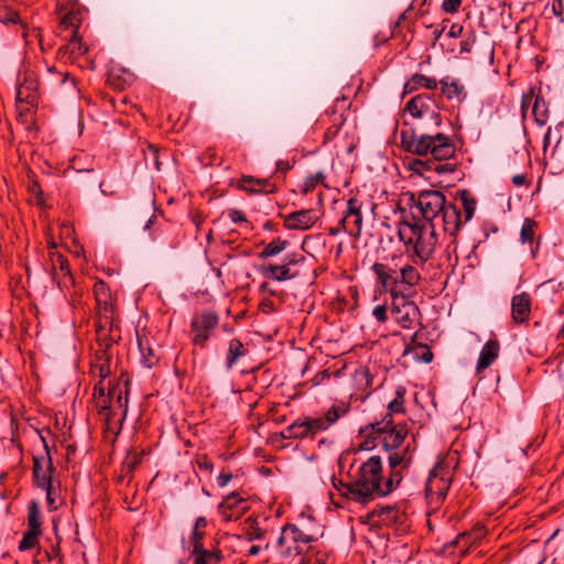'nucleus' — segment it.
I'll use <instances>...</instances> for the list:
<instances>
[{
  "label": "nucleus",
  "mask_w": 564,
  "mask_h": 564,
  "mask_svg": "<svg viewBox=\"0 0 564 564\" xmlns=\"http://www.w3.org/2000/svg\"><path fill=\"white\" fill-rule=\"evenodd\" d=\"M249 509V500L236 491L224 497L217 507L218 513L225 522L237 521L247 513Z\"/></svg>",
  "instance_id": "ddd939ff"
},
{
  "label": "nucleus",
  "mask_w": 564,
  "mask_h": 564,
  "mask_svg": "<svg viewBox=\"0 0 564 564\" xmlns=\"http://www.w3.org/2000/svg\"><path fill=\"white\" fill-rule=\"evenodd\" d=\"M0 23L7 26L20 25L25 29V23L19 12L7 3H0Z\"/></svg>",
  "instance_id": "c9c22d12"
},
{
  "label": "nucleus",
  "mask_w": 564,
  "mask_h": 564,
  "mask_svg": "<svg viewBox=\"0 0 564 564\" xmlns=\"http://www.w3.org/2000/svg\"><path fill=\"white\" fill-rule=\"evenodd\" d=\"M43 531H35V530H26L23 533V538L19 543V551L24 552L28 550H32L35 546L39 545V539L42 535Z\"/></svg>",
  "instance_id": "c03bdc74"
},
{
  "label": "nucleus",
  "mask_w": 564,
  "mask_h": 564,
  "mask_svg": "<svg viewBox=\"0 0 564 564\" xmlns=\"http://www.w3.org/2000/svg\"><path fill=\"white\" fill-rule=\"evenodd\" d=\"M456 167L455 163L445 162L442 163V161H435V160H425V172H435L437 174L454 172Z\"/></svg>",
  "instance_id": "3c124183"
},
{
  "label": "nucleus",
  "mask_w": 564,
  "mask_h": 564,
  "mask_svg": "<svg viewBox=\"0 0 564 564\" xmlns=\"http://www.w3.org/2000/svg\"><path fill=\"white\" fill-rule=\"evenodd\" d=\"M350 107V102L348 98H337L332 109V115L335 117L333 119V124L327 128L324 140L325 142L333 141L334 139H338L339 141H348L358 139L357 127L354 122H348L347 118L344 113L337 115L338 110L348 109Z\"/></svg>",
  "instance_id": "0eeeda50"
},
{
  "label": "nucleus",
  "mask_w": 564,
  "mask_h": 564,
  "mask_svg": "<svg viewBox=\"0 0 564 564\" xmlns=\"http://www.w3.org/2000/svg\"><path fill=\"white\" fill-rule=\"evenodd\" d=\"M399 276L401 278L399 280V292L401 294L411 293L412 288L421 280L419 271L410 264L401 269Z\"/></svg>",
  "instance_id": "cd10ccee"
},
{
  "label": "nucleus",
  "mask_w": 564,
  "mask_h": 564,
  "mask_svg": "<svg viewBox=\"0 0 564 564\" xmlns=\"http://www.w3.org/2000/svg\"><path fill=\"white\" fill-rule=\"evenodd\" d=\"M534 97H535V91H534L533 87H531L525 94H523L522 99H521V111H522L523 117H525L527 110L529 109V107L531 105H533Z\"/></svg>",
  "instance_id": "774afa93"
},
{
  "label": "nucleus",
  "mask_w": 564,
  "mask_h": 564,
  "mask_svg": "<svg viewBox=\"0 0 564 564\" xmlns=\"http://www.w3.org/2000/svg\"><path fill=\"white\" fill-rule=\"evenodd\" d=\"M500 345L497 339H489L482 347L477 361L478 372L487 369L498 357Z\"/></svg>",
  "instance_id": "bb28decb"
},
{
  "label": "nucleus",
  "mask_w": 564,
  "mask_h": 564,
  "mask_svg": "<svg viewBox=\"0 0 564 564\" xmlns=\"http://www.w3.org/2000/svg\"><path fill=\"white\" fill-rule=\"evenodd\" d=\"M422 108L421 95L414 96L406 102L402 113V122L397 124V129L400 130L401 141H423L420 122Z\"/></svg>",
  "instance_id": "423d86ee"
},
{
  "label": "nucleus",
  "mask_w": 564,
  "mask_h": 564,
  "mask_svg": "<svg viewBox=\"0 0 564 564\" xmlns=\"http://www.w3.org/2000/svg\"><path fill=\"white\" fill-rule=\"evenodd\" d=\"M404 394L405 389L399 387L394 399L389 402L381 419L364 426V433L375 431L378 432V436H382V447L386 451L398 448L408 435L406 425L394 423L393 420V415L404 412Z\"/></svg>",
  "instance_id": "f03ea898"
},
{
  "label": "nucleus",
  "mask_w": 564,
  "mask_h": 564,
  "mask_svg": "<svg viewBox=\"0 0 564 564\" xmlns=\"http://www.w3.org/2000/svg\"><path fill=\"white\" fill-rule=\"evenodd\" d=\"M238 188L248 194H273L278 192L276 185L271 183L269 178H256L250 175H243L238 181Z\"/></svg>",
  "instance_id": "aec40b11"
},
{
  "label": "nucleus",
  "mask_w": 564,
  "mask_h": 564,
  "mask_svg": "<svg viewBox=\"0 0 564 564\" xmlns=\"http://www.w3.org/2000/svg\"><path fill=\"white\" fill-rule=\"evenodd\" d=\"M438 84L441 85L442 94L448 100H456L462 104L468 97L465 86L456 78L446 76L437 82L435 78L425 77V89L434 90L437 88Z\"/></svg>",
  "instance_id": "4468645a"
},
{
  "label": "nucleus",
  "mask_w": 564,
  "mask_h": 564,
  "mask_svg": "<svg viewBox=\"0 0 564 564\" xmlns=\"http://www.w3.org/2000/svg\"><path fill=\"white\" fill-rule=\"evenodd\" d=\"M536 227L538 223L534 219L525 218L523 220V225L520 231V240L523 245H531L533 242Z\"/></svg>",
  "instance_id": "09e8293b"
},
{
  "label": "nucleus",
  "mask_w": 564,
  "mask_h": 564,
  "mask_svg": "<svg viewBox=\"0 0 564 564\" xmlns=\"http://www.w3.org/2000/svg\"><path fill=\"white\" fill-rule=\"evenodd\" d=\"M456 151V143H425V155L431 152L435 161H444L453 158Z\"/></svg>",
  "instance_id": "c756f323"
},
{
  "label": "nucleus",
  "mask_w": 564,
  "mask_h": 564,
  "mask_svg": "<svg viewBox=\"0 0 564 564\" xmlns=\"http://www.w3.org/2000/svg\"><path fill=\"white\" fill-rule=\"evenodd\" d=\"M563 130H564V122H560L558 124H556L554 127V129L547 128V130L543 134V141H552V140L563 141V139H564V135L562 134Z\"/></svg>",
  "instance_id": "052dcab7"
},
{
  "label": "nucleus",
  "mask_w": 564,
  "mask_h": 564,
  "mask_svg": "<svg viewBox=\"0 0 564 564\" xmlns=\"http://www.w3.org/2000/svg\"><path fill=\"white\" fill-rule=\"evenodd\" d=\"M40 503L31 500L28 505V530L43 531Z\"/></svg>",
  "instance_id": "58836bf2"
},
{
  "label": "nucleus",
  "mask_w": 564,
  "mask_h": 564,
  "mask_svg": "<svg viewBox=\"0 0 564 564\" xmlns=\"http://www.w3.org/2000/svg\"><path fill=\"white\" fill-rule=\"evenodd\" d=\"M445 195L441 191L425 188V231L431 227V237H434L435 220L446 206Z\"/></svg>",
  "instance_id": "2eb2a0df"
},
{
  "label": "nucleus",
  "mask_w": 564,
  "mask_h": 564,
  "mask_svg": "<svg viewBox=\"0 0 564 564\" xmlns=\"http://www.w3.org/2000/svg\"><path fill=\"white\" fill-rule=\"evenodd\" d=\"M476 39H477V36H476L475 30L474 29L468 30L464 35V40L460 41L459 53L460 54L470 53L473 46L476 43Z\"/></svg>",
  "instance_id": "13d9d810"
},
{
  "label": "nucleus",
  "mask_w": 564,
  "mask_h": 564,
  "mask_svg": "<svg viewBox=\"0 0 564 564\" xmlns=\"http://www.w3.org/2000/svg\"><path fill=\"white\" fill-rule=\"evenodd\" d=\"M364 426L359 430V436L364 437V441L358 445V448L355 451V453L359 451H370L377 447V440H380L382 443V436H378V432L371 431V432H362Z\"/></svg>",
  "instance_id": "49530a36"
},
{
  "label": "nucleus",
  "mask_w": 564,
  "mask_h": 564,
  "mask_svg": "<svg viewBox=\"0 0 564 564\" xmlns=\"http://www.w3.org/2000/svg\"><path fill=\"white\" fill-rule=\"evenodd\" d=\"M297 161L299 159L296 155H293L290 160H278L275 163V171L271 177H274L280 173L285 175L290 170L294 167Z\"/></svg>",
  "instance_id": "4d7b16f0"
},
{
  "label": "nucleus",
  "mask_w": 564,
  "mask_h": 564,
  "mask_svg": "<svg viewBox=\"0 0 564 564\" xmlns=\"http://www.w3.org/2000/svg\"><path fill=\"white\" fill-rule=\"evenodd\" d=\"M58 76V80L61 86L70 94H79V89L77 88V83L75 77L70 76L69 73H56Z\"/></svg>",
  "instance_id": "5fc2aeb1"
},
{
  "label": "nucleus",
  "mask_w": 564,
  "mask_h": 564,
  "mask_svg": "<svg viewBox=\"0 0 564 564\" xmlns=\"http://www.w3.org/2000/svg\"><path fill=\"white\" fill-rule=\"evenodd\" d=\"M219 321L220 318L217 312L210 310L196 312L189 324L192 344L205 348L214 330L218 327Z\"/></svg>",
  "instance_id": "6e6552de"
},
{
  "label": "nucleus",
  "mask_w": 564,
  "mask_h": 564,
  "mask_svg": "<svg viewBox=\"0 0 564 564\" xmlns=\"http://www.w3.org/2000/svg\"><path fill=\"white\" fill-rule=\"evenodd\" d=\"M207 520L205 517H197L195 523L193 525L191 535H189V544L192 546V551L200 549L204 546V539L206 536Z\"/></svg>",
  "instance_id": "72a5a7b5"
},
{
  "label": "nucleus",
  "mask_w": 564,
  "mask_h": 564,
  "mask_svg": "<svg viewBox=\"0 0 564 564\" xmlns=\"http://www.w3.org/2000/svg\"><path fill=\"white\" fill-rule=\"evenodd\" d=\"M335 561L333 552L321 543H310L300 564H333Z\"/></svg>",
  "instance_id": "412c9836"
},
{
  "label": "nucleus",
  "mask_w": 564,
  "mask_h": 564,
  "mask_svg": "<svg viewBox=\"0 0 564 564\" xmlns=\"http://www.w3.org/2000/svg\"><path fill=\"white\" fill-rule=\"evenodd\" d=\"M372 271L377 275L379 283L391 291V295H399V274L395 270L389 269L386 264L376 262Z\"/></svg>",
  "instance_id": "5701e85b"
},
{
  "label": "nucleus",
  "mask_w": 564,
  "mask_h": 564,
  "mask_svg": "<svg viewBox=\"0 0 564 564\" xmlns=\"http://www.w3.org/2000/svg\"><path fill=\"white\" fill-rule=\"evenodd\" d=\"M400 144L405 152L410 153V155H406L403 159L404 165H406L411 171H413L417 175L422 176L423 175V160L420 158L413 156V154L423 156V143H400Z\"/></svg>",
  "instance_id": "393cba45"
},
{
  "label": "nucleus",
  "mask_w": 564,
  "mask_h": 564,
  "mask_svg": "<svg viewBox=\"0 0 564 564\" xmlns=\"http://www.w3.org/2000/svg\"><path fill=\"white\" fill-rule=\"evenodd\" d=\"M348 412L347 409L340 408L338 405H332L324 416L312 417L305 416L307 424L310 425V432L312 437H314L318 432H323L328 430L339 417L345 415Z\"/></svg>",
  "instance_id": "dca6fc26"
},
{
  "label": "nucleus",
  "mask_w": 564,
  "mask_h": 564,
  "mask_svg": "<svg viewBox=\"0 0 564 564\" xmlns=\"http://www.w3.org/2000/svg\"><path fill=\"white\" fill-rule=\"evenodd\" d=\"M306 415L300 416L296 421H294L292 424L286 426L282 432L281 435L283 438H306L312 437L310 432V425L307 424V421L305 419Z\"/></svg>",
  "instance_id": "c85d7f7f"
},
{
  "label": "nucleus",
  "mask_w": 564,
  "mask_h": 564,
  "mask_svg": "<svg viewBox=\"0 0 564 564\" xmlns=\"http://www.w3.org/2000/svg\"><path fill=\"white\" fill-rule=\"evenodd\" d=\"M61 28L68 30L74 29L76 33H78V28L80 25V19L78 17V13L76 12H68L64 14L59 22Z\"/></svg>",
  "instance_id": "6e6d98bb"
},
{
  "label": "nucleus",
  "mask_w": 564,
  "mask_h": 564,
  "mask_svg": "<svg viewBox=\"0 0 564 564\" xmlns=\"http://www.w3.org/2000/svg\"><path fill=\"white\" fill-rule=\"evenodd\" d=\"M402 217L398 225V236L411 257L423 260V191L417 192V205L406 210L399 206Z\"/></svg>",
  "instance_id": "7ed1b4c3"
},
{
  "label": "nucleus",
  "mask_w": 564,
  "mask_h": 564,
  "mask_svg": "<svg viewBox=\"0 0 564 564\" xmlns=\"http://www.w3.org/2000/svg\"><path fill=\"white\" fill-rule=\"evenodd\" d=\"M97 333V348L109 350L113 344V340L108 337L104 326L99 325L96 328Z\"/></svg>",
  "instance_id": "bf43d9fd"
},
{
  "label": "nucleus",
  "mask_w": 564,
  "mask_h": 564,
  "mask_svg": "<svg viewBox=\"0 0 564 564\" xmlns=\"http://www.w3.org/2000/svg\"><path fill=\"white\" fill-rule=\"evenodd\" d=\"M355 486L359 488L358 497L368 503L375 496L384 497L392 492L391 480L382 482V462L373 455L364 462L356 474Z\"/></svg>",
  "instance_id": "20e7f679"
},
{
  "label": "nucleus",
  "mask_w": 564,
  "mask_h": 564,
  "mask_svg": "<svg viewBox=\"0 0 564 564\" xmlns=\"http://www.w3.org/2000/svg\"><path fill=\"white\" fill-rule=\"evenodd\" d=\"M50 261L52 264L50 274L53 281L57 279V270H59L62 274L70 271L68 259L57 251H50Z\"/></svg>",
  "instance_id": "e433bc0d"
},
{
  "label": "nucleus",
  "mask_w": 564,
  "mask_h": 564,
  "mask_svg": "<svg viewBox=\"0 0 564 564\" xmlns=\"http://www.w3.org/2000/svg\"><path fill=\"white\" fill-rule=\"evenodd\" d=\"M290 246V241L282 239L280 237L273 239L271 242L267 243L263 249L259 252L258 257L260 259H268L271 257H275L283 252Z\"/></svg>",
  "instance_id": "4c0bfd02"
},
{
  "label": "nucleus",
  "mask_w": 564,
  "mask_h": 564,
  "mask_svg": "<svg viewBox=\"0 0 564 564\" xmlns=\"http://www.w3.org/2000/svg\"><path fill=\"white\" fill-rule=\"evenodd\" d=\"M97 306L100 311L104 312L106 322L110 321V323L112 324L113 312H115V305H113L112 299L100 301L99 303H97Z\"/></svg>",
  "instance_id": "e2e57ef3"
},
{
  "label": "nucleus",
  "mask_w": 564,
  "mask_h": 564,
  "mask_svg": "<svg viewBox=\"0 0 564 564\" xmlns=\"http://www.w3.org/2000/svg\"><path fill=\"white\" fill-rule=\"evenodd\" d=\"M283 225L289 230H307L316 223L313 209H301L283 216Z\"/></svg>",
  "instance_id": "a211bd4d"
},
{
  "label": "nucleus",
  "mask_w": 564,
  "mask_h": 564,
  "mask_svg": "<svg viewBox=\"0 0 564 564\" xmlns=\"http://www.w3.org/2000/svg\"><path fill=\"white\" fill-rule=\"evenodd\" d=\"M248 354V348L239 338H231L228 344L226 356V368L231 369L234 365Z\"/></svg>",
  "instance_id": "7c9ffc66"
},
{
  "label": "nucleus",
  "mask_w": 564,
  "mask_h": 564,
  "mask_svg": "<svg viewBox=\"0 0 564 564\" xmlns=\"http://www.w3.org/2000/svg\"><path fill=\"white\" fill-rule=\"evenodd\" d=\"M305 257L300 253H286L282 264H265L259 268V272L268 280L283 282L300 276V272L293 270L294 265L305 262Z\"/></svg>",
  "instance_id": "1a4fd4ad"
},
{
  "label": "nucleus",
  "mask_w": 564,
  "mask_h": 564,
  "mask_svg": "<svg viewBox=\"0 0 564 564\" xmlns=\"http://www.w3.org/2000/svg\"><path fill=\"white\" fill-rule=\"evenodd\" d=\"M117 387H112L108 391V397L96 399L94 402V406L97 410L98 414L102 416L106 425H109L112 420L113 413L111 411L112 399L116 395Z\"/></svg>",
  "instance_id": "2f4dec72"
},
{
  "label": "nucleus",
  "mask_w": 564,
  "mask_h": 564,
  "mask_svg": "<svg viewBox=\"0 0 564 564\" xmlns=\"http://www.w3.org/2000/svg\"><path fill=\"white\" fill-rule=\"evenodd\" d=\"M458 195L462 200V205H463L464 213H465V221L464 223H467L474 216L477 202L467 189H460L458 192Z\"/></svg>",
  "instance_id": "a18cd8bd"
},
{
  "label": "nucleus",
  "mask_w": 564,
  "mask_h": 564,
  "mask_svg": "<svg viewBox=\"0 0 564 564\" xmlns=\"http://www.w3.org/2000/svg\"><path fill=\"white\" fill-rule=\"evenodd\" d=\"M32 482L39 489H48L53 486V475L56 468L53 464L52 454L33 455L32 457Z\"/></svg>",
  "instance_id": "f8f14e48"
},
{
  "label": "nucleus",
  "mask_w": 564,
  "mask_h": 564,
  "mask_svg": "<svg viewBox=\"0 0 564 564\" xmlns=\"http://www.w3.org/2000/svg\"><path fill=\"white\" fill-rule=\"evenodd\" d=\"M138 346L141 352V364L147 368H152L159 361V357L150 346H144L142 339L138 338Z\"/></svg>",
  "instance_id": "de8ad7c7"
},
{
  "label": "nucleus",
  "mask_w": 564,
  "mask_h": 564,
  "mask_svg": "<svg viewBox=\"0 0 564 564\" xmlns=\"http://www.w3.org/2000/svg\"><path fill=\"white\" fill-rule=\"evenodd\" d=\"M451 484V471L444 462L440 460L430 471L425 482V499L436 496L437 501L444 500Z\"/></svg>",
  "instance_id": "9d476101"
},
{
  "label": "nucleus",
  "mask_w": 564,
  "mask_h": 564,
  "mask_svg": "<svg viewBox=\"0 0 564 564\" xmlns=\"http://www.w3.org/2000/svg\"><path fill=\"white\" fill-rule=\"evenodd\" d=\"M411 294L412 293L393 295L391 305L392 317L403 328H414L415 326H420L405 345L402 355L405 366L423 361V334L421 333L423 328L421 322L422 315L416 303L409 300Z\"/></svg>",
  "instance_id": "f257e3e1"
},
{
  "label": "nucleus",
  "mask_w": 564,
  "mask_h": 564,
  "mask_svg": "<svg viewBox=\"0 0 564 564\" xmlns=\"http://www.w3.org/2000/svg\"><path fill=\"white\" fill-rule=\"evenodd\" d=\"M388 459L391 470H395L398 466H402V468L408 467L412 460L410 446L408 445L402 453L394 452L390 454Z\"/></svg>",
  "instance_id": "79ce46f5"
},
{
  "label": "nucleus",
  "mask_w": 564,
  "mask_h": 564,
  "mask_svg": "<svg viewBox=\"0 0 564 564\" xmlns=\"http://www.w3.org/2000/svg\"><path fill=\"white\" fill-rule=\"evenodd\" d=\"M55 281L62 291L69 290L70 288H73L75 289V295H80L83 291L82 288H79L78 282L72 274V271H68V273H64L62 278L57 276Z\"/></svg>",
  "instance_id": "603ef678"
},
{
  "label": "nucleus",
  "mask_w": 564,
  "mask_h": 564,
  "mask_svg": "<svg viewBox=\"0 0 564 564\" xmlns=\"http://www.w3.org/2000/svg\"><path fill=\"white\" fill-rule=\"evenodd\" d=\"M315 542H317L316 536L305 533L294 523H286L281 529L274 549L280 557L288 560L303 556L310 543Z\"/></svg>",
  "instance_id": "39448f33"
},
{
  "label": "nucleus",
  "mask_w": 564,
  "mask_h": 564,
  "mask_svg": "<svg viewBox=\"0 0 564 564\" xmlns=\"http://www.w3.org/2000/svg\"><path fill=\"white\" fill-rule=\"evenodd\" d=\"M200 162L203 165H219L220 159L217 156L215 150L213 148H208L206 153H204L200 158Z\"/></svg>",
  "instance_id": "0e129e2a"
},
{
  "label": "nucleus",
  "mask_w": 564,
  "mask_h": 564,
  "mask_svg": "<svg viewBox=\"0 0 564 564\" xmlns=\"http://www.w3.org/2000/svg\"><path fill=\"white\" fill-rule=\"evenodd\" d=\"M131 74L123 72L122 75L117 74L116 72H110L108 75V84L119 91H123L127 87H129L132 83Z\"/></svg>",
  "instance_id": "37998d69"
},
{
  "label": "nucleus",
  "mask_w": 564,
  "mask_h": 564,
  "mask_svg": "<svg viewBox=\"0 0 564 564\" xmlns=\"http://www.w3.org/2000/svg\"><path fill=\"white\" fill-rule=\"evenodd\" d=\"M191 555L194 558L193 564H220L224 560L223 551L217 544L213 545L210 549L203 546L191 551Z\"/></svg>",
  "instance_id": "a878e982"
},
{
  "label": "nucleus",
  "mask_w": 564,
  "mask_h": 564,
  "mask_svg": "<svg viewBox=\"0 0 564 564\" xmlns=\"http://www.w3.org/2000/svg\"><path fill=\"white\" fill-rule=\"evenodd\" d=\"M362 203L357 197H350L347 200V209L343 218H346V223L349 224V218L352 217L354 227L350 228L349 235L358 238L362 228V215H361Z\"/></svg>",
  "instance_id": "b1692460"
},
{
  "label": "nucleus",
  "mask_w": 564,
  "mask_h": 564,
  "mask_svg": "<svg viewBox=\"0 0 564 564\" xmlns=\"http://www.w3.org/2000/svg\"><path fill=\"white\" fill-rule=\"evenodd\" d=\"M421 86H423V75L416 73L404 84L403 94H411Z\"/></svg>",
  "instance_id": "680f3d73"
},
{
  "label": "nucleus",
  "mask_w": 564,
  "mask_h": 564,
  "mask_svg": "<svg viewBox=\"0 0 564 564\" xmlns=\"http://www.w3.org/2000/svg\"><path fill=\"white\" fill-rule=\"evenodd\" d=\"M247 522L250 523L245 533V538L247 541L252 542L254 540H261L264 538L267 531L260 528L257 519L249 517L247 519Z\"/></svg>",
  "instance_id": "8fccbe9b"
},
{
  "label": "nucleus",
  "mask_w": 564,
  "mask_h": 564,
  "mask_svg": "<svg viewBox=\"0 0 564 564\" xmlns=\"http://www.w3.org/2000/svg\"><path fill=\"white\" fill-rule=\"evenodd\" d=\"M252 372L254 373V380L261 381L263 387H267L271 383L269 369L262 370V367H256L252 369Z\"/></svg>",
  "instance_id": "338daca9"
},
{
  "label": "nucleus",
  "mask_w": 564,
  "mask_h": 564,
  "mask_svg": "<svg viewBox=\"0 0 564 564\" xmlns=\"http://www.w3.org/2000/svg\"><path fill=\"white\" fill-rule=\"evenodd\" d=\"M532 312V297L528 292L516 294L511 299V317L518 325H527Z\"/></svg>",
  "instance_id": "f3484780"
},
{
  "label": "nucleus",
  "mask_w": 564,
  "mask_h": 564,
  "mask_svg": "<svg viewBox=\"0 0 564 564\" xmlns=\"http://www.w3.org/2000/svg\"><path fill=\"white\" fill-rule=\"evenodd\" d=\"M40 100L39 80L33 73H26L22 83L17 88V108L22 115L36 108Z\"/></svg>",
  "instance_id": "9b49d317"
},
{
  "label": "nucleus",
  "mask_w": 564,
  "mask_h": 564,
  "mask_svg": "<svg viewBox=\"0 0 564 564\" xmlns=\"http://www.w3.org/2000/svg\"><path fill=\"white\" fill-rule=\"evenodd\" d=\"M487 530L484 525L476 524L470 531L460 533L452 544L458 549L459 554H466L470 547L478 544L486 535Z\"/></svg>",
  "instance_id": "6ab92c4d"
},
{
  "label": "nucleus",
  "mask_w": 564,
  "mask_h": 564,
  "mask_svg": "<svg viewBox=\"0 0 564 564\" xmlns=\"http://www.w3.org/2000/svg\"><path fill=\"white\" fill-rule=\"evenodd\" d=\"M195 464L200 471L210 474L214 469V464L206 454L197 456Z\"/></svg>",
  "instance_id": "69168bd1"
},
{
  "label": "nucleus",
  "mask_w": 564,
  "mask_h": 564,
  "mask_svg": "<svg viewBox=\"0 0 564 564\" xmlns=\"http://www.w3.org/2000/svg\"><path fill=\"white\" fill-rule=\"evenodd\" d=\"M332 482L334 488L339 491L340 496L347 499H351L356 502L366 505L365 500L358 497L357 491L359 488L355 486V479L352 481L346 482L337 477L332 478Z\"/></svg>",
  "instance_id": "473e14b6"
},
{
  "label": "nucleus",
  "mask_w": 564,
  "mask_h": 564,
  "mask_svg": "<svg viewBox=\"0 0 564 564\" xmlns=\"http://www.w3.org/2000/svg\"><path fill=\"white\" fill-rule=\"evenodd\" d=\"M435 224L436 226H442L451 235H455L462 226L459 209L453 204L446 205L438 215V219L435 220Z\"/></svg>",
  "instance_id": "4be33fe9"
},
{
  "label": "nucleus",
  "mask_w": 564,
  "mask_h": 564,
  "mask_svg": "<svg viewBox=\"0 0 564 564\" xmlns=\"http://www.w3.org/2000/svg\"><path fill=\"white\" fill-rule=\"evenodd\" d=\"M325 178L326 176L323 172H317L315 174L306 176L303 184L301 185V193L303 195H307L312 193L317 185H323L324 187L327 188L328 186L325 184Z\"/></svg>",
  "instance_id": "a19ab883"
},
{
  "label": "nucleus",
  "mask_w": 564,
  "mask_h": 564,
  "mask_svg": "<svg viewBox=\"0 0 564 564\" xmlns=\"http://www.w3.org/2000/svg\"><path fill=\"white\" fill-rule=\"evenodd\" d=\"M62 50L69 53L70 57H79L88 52V47L83 44L82 37L76 33V31H73L68 43L61 47V51Z\"/></svg>",
  "instance_id": "ea45409f"
},
{
  "label": "nucleus",
  "mask_w": 564,
  "mask_h": 564,
  "mask_svg": "<svg viewBox=\"0 0 564 564\" xmlns=\"http://www.w3.org/2000/svg\"><path fill=\"white\" fill-rule=\"evenodd\" d=\"M141 460L142 454L129 453L122 463V471H124L126 475H130L131 478L135 468L141 464Z\"/></svg>",
  "instance_id": "864d4df0"
},
{
  "label": "nucleus",
  "mask_w": 564,
  "mask_h": 564,
  "mask_svg": "<svg viewBox=\"0 0 564 564\" xmlns=\"http://www.w3.org/2000/svg\"><path fill=\"white\" fill-rule=\"evenodd\" d=\"M532 115L538 127L542 129L549 118V108L543 96H541L540 94H535L534 101L532 105Z\"/></svg>",
  "instance_id": "f704fd0d"
}]
</instances>
